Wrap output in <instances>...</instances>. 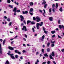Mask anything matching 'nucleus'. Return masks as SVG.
<instances>
[{
	"label": "nucleus",
	"instance_id": "6ab92c4d",
	"mask_svg": "<svg viewBox=\"0 0 64 64\" xmlns=\"http://www.w3.org/2000/svg\"><path fill=\"white\" fill-rule=\"evenodd\" d=\"M31 24H32L33 25H34V24H35V22L34 21H32V22H31Z\"/></svg>",
	"mask_w": 64,
	"mask_h": 64
},
{
	"label": "nucleus",
	"instance_id": "4d7b16f0",
	"mask_svg": "<svg viewBox=\"0 0 64 64\" xmlns=\"http://www.w3.org/2000/svg\"><path fill=\"white\" fill-rule=\"evenodd\" d=\"M20 59H21V60H22V59H23V58L22 57V56H21L20 58Z\"/></svg>",
	"mask_w": 64,
	"mask_h": 64
},
{
	"label": "nucleus",
	"instance_id": "338daca9",
	"mask_svg": "<svg viewBox=\"0 0 64 64\" xmlns=\"http://www.w3.org/2000/svg\"><path fill=\"white\" fill-rule=\"evenodd\" d=\"M53 63H54V64H56V63L54 61L53 62Z\"/></svg>",
	"mask_w": 64,
	"mask_h": 64
},
{
	"label": "nucleus",
	"instance_id": "c85d7f7f",
	"mask_svg": "<svg viewBox=\"0 0 64 64\" xmlns=\"http://www.w3.org/2000/svg\"><path fill=\"white\" fill-rule=\"evenodd\" d=\"M55 5L54 4H52V8H54V7H55Z\"/></svg>",
	"mask_w": 64,
	"mask_h": 64
},
{
	"label": "nucleus",
	"instance_id": "8fccbe9b",
	"mask_svg": "<svg viewBox=\"0 0 64 64\" xmlns=\"http://www.w3.org/2000/svg\"><path fill=\"white\" fill-rule=\"evenodd\" d=\"M42 52L43 53H44V49H42Z\"/></svg>",
	"mask_w": 64,
	"mask_h": 64
},
{
	"label": "nucleus",
	"instance_id": "dca6fc26",
	"mask_svg": "<svg viewBox=\"0 0 64 64\" xmlns=\"http://www.w3.org/2000/svg\"><path fill=\"white\" fill-rule=\"evenodd\" d=\"M58 7V3H57L56 4V9H57L58 8H57V7Z\"/></svg>",
	"mask_w": 64,
	"mask_h": 64
},
{
	"label": "nucleus",
	"instance_id": "4be33fe9",
	"mask_svg": "<svg viewBox=\"0 0 64 64\" xmlns=\"http://www.w3.org/2000/svg\"><path fill=\"white\" fill-rule=\"evenodd\" d=\"M44 56H45V57H48V54H47L46 53L44 54Z\"/></svg>",
	"mask_w": 64,
	"mask_h": 64
},
{
	"label": "nucleus",
	"instance_id": "412c9836",
	"mask_svg": "<svg viewBox=\"0 0 64 64\" xmlns=\"http://www.w3.org/2000/svg\"><path fill=\"white\" fill-rule=\"evenodd\" d=\"M47 4H44V8L45 9H46L47 7Z\"/></svg>",
	"mask_w": 64,
	"mask_h": 64
},
{
	"label": "nucleus",
	"instance_id": "13d9d810",
	"mask_svg": "<svg viewBox=\"0 0 64 64\" xmlns=\"http://www.w3.org/2000/svg\"><path fill=\"white\" fill-rule=\"evenodd\" d=\"M11 2V1L10 0H8V3H10Z\"/></svg>",
	"mask_w": 64,
	"mask_h": 64
},
{
	"label": "nucleus",
	"instance_id": "c03bdc74",
	"mask_svg": "<svg viewBox=\"0 0 64 64\" xmlns=\"http://www.w3.org/2000/svg\"><path fill=\"white\" fill-rule=\"evenodd\" d=\"M4 19H7V16H4Z\"/></svg>",
	"mask_w": 64,
	"mask_h": 64
},
{
	"label": "nucleus",
	"instance_id": "2f4dec72",
	"mask_svg": "<svg viewBox=\"0 0 64 64\" xmlns=\"http://www.w3.org/2000/svg\"><path fill=\"white\" fill-rule=\"evenodd\" d=\"M18 50H15L14 51V52L15 53H18Z\"/></svg>",
	"mask_w": 64,
	"mask_h": 64
},
{
	"label": "nucleus",
	"instance_id": "a211bd4d",
	"mask_svg": "<svg viewBox=\"0 0 64 64\" xmlns=\"http://www.w3.org/2000/svg\"><path fill=\"white\" fill-rule=\"evenodd\" d=\"M5 41H6V40L5 39L4 40L3 42V44L4 45L5 43Z\"/></svg>",
	"mask_w": 64,
	"mask_h": 64
},
{
	"label": "nucleus",
	"instance_id": "f03ea898",
	"mask_svg": "<svg viewBox=\"0 0 64 64\" xmlns=\"http://www.w3.org/2000/svg\"><path fill=\"white\" fill-rule=\"evenodd\" d=\"M43 24L42 22H41L40 24L37 23L36 24V28L37 29H38V30H39V26H42L43 25Z\"/></svg>",
	"mask_w": 64,
	"mask_h": 64
},
{
	"label": "nucleus",
	"instance_id": "c9c22d12",
	"mask_svg": "<svg viewBox=\"0 0 64 64\" xmlns=\"http://www.w3.org/2000/svg\"><path fill=\"white\" fill-rule=\"evenodd\" d=\"M49 12H51V8H50L49 10Z\"/></svg>",
	"mask_w": 64,
	"mask_h": 64
},
{
	"label": "nucleus",
	"instance_id": "5fc2aeb1",
	"mask_svg": "<svg viewBox=\"0 0 64 64\" xmlns=\"http://www.w3.org/2000/svg\"><path fill=\"white\" fill-rule=\"evenodd\" d=\"M61 51H62V52H64V49H62L61 50Z\"/></svg>",
	"mask_w": 64,
	"mask_h": 64
},
{
	"label": "nucleus",
	"instance_id": "58836bf2",
	"mask_svg": "<svg viewBox=\"0 0 64 64\" xmlns=\"http://www.w3.org/2000/svg\"><path fill=\"white\" fill-rule=\"evenodd\" d=\"M5 64H8V60H7L6 62L5 63Z\"/></svg>",
	"mask_w": 64,
	"mask_h": 64
},
{
	"label": "nucleus",
	"instance_id": "72a5a7b5",
	"mask_svg": "<svg viewBox=\"0 0 64 64\" xmlns=\"http://www.w3.org/2000/svg\"><path fill=\"white\" fill-rule=\"evenodd\" d=\"M14 3H15V4H16L17 5H19V3H18V2H17L16 3V2H14Z\"/></svg>",
	"mask_w": 64,
	"mask_h": 64
},
{
	"label": "nucleus",
	"instance_id": "a878e982",
	"mask_svg": "<svg viewBox=\"0 0 64 64\" xmlns=\"http://www.w3.org/2000/svg\"><path fill=\"white\" fill-rule=\"evenodd\" d=\"M9 7H10V8H13V6H12L11 5H9L8 6Z\"/></svg>",
	"mask_w": 64,
	"mask_h": 64
},
{
	"label": "nucleus",
	"instance_id": "6e6552de",
	"mask_svg": "<svg viewBox=\"0 0 64 64\" xmlns=\"http://www.w3.org/2000/svg\"><path fill=\"white\" fill-rule=\"evenodd\" d=\"M8 49L10 50H14V48H16L14 47H12L9 46L8 47Z\"/></svg>",
	"mask_w": 64,
	"mask_h": 64
},
{
	"label": "nucleus",
	"instance_id": "603ef678",
	"mask_svg": "<svg viewBox=\"0 0 64 64\" xmlns=\"http://www.w3.org/2000/svg\"><path fill=\"white\" fill-rule=\"evenodd\" d=\"M42 29L44 31H45V28H44V27H42Z\"/></svg>",
	"mask_w": 64,
	"mask_h": 64
},
{
	"label": "nucleus",
	"instance_id": "423d86ee",
	"mask_svg": "<svg viewBox=\"0 0 64 64\" xmlns=\"http://www.w3.org/2000/svg\"><path fill=\"white\" fill-rule=\"evenodd\" d=\"M36 22H38L41 21V18L38 16L36 17Z\"/></svg>",
	"mask_w": 64,
	"mask_h": 64
},
{
	"label": "nucleus",
	"instance_id": "bb28decb",
	"mask_svg": "<svg viewBox=\"0 0 64 64\" xmlns=\"http://www.w3.org/2000/svg\"><path fill=\"white\" fill-rule=\"evenodd\" d=\"M50 51V49L49 48H48L47 49V52H49Z\"/></svg>",
	"mask_w": 64,
	"mask_h": 64
},
{
	"label": "nucleus",
	"instance_id": "393cba45",
	"mask_svg": "<svg viewBox=\"0 0 64 64\" xmlns=\"http://www.w3.org/2000/svg\"><path fill=\"white\" fill-rule=\"evenodd\" d=\"M46 2H42V5H45Z\"/></svg>",
	"mask_w": 64,
	"mask_h": 64
},
{
	"label": "nucleus",
	"instance_id": "ea45409f",
	"mask_svg": "<svg viewBox=\"0 0 64 64\" xmlns=\"http://www.w3.org/2000/svg\"><path fill=\"white\" fill-rule=\"evenodd\" d=\"M33 20H36V18L35 17H33Z\"/></svg>",
	"mask_w": 64,
	"mask_h": 64
},
{
	"label": "nucleus",
	"instance_id": "e433bc0d",
	"mask_svg": "<svg viewBox=\"0 0 64 64\" xmlns=\"http://www.w3.org/2000/svg\"><path fill=\"white\" fill-rule=\"evenodd\" d=\"M15 57L16 58H18V55L16 54L15 55Z\"/></svg>",
	"mask_w": 64,
	"mask_h": 64
},
{
	"label": "nucleus",
	"instance_id": "f257e3e1",
	"mask_svg": "<svg viewBox=\"0 0 64 64\" xmlns=\"http://www.w3.org/2000/svg\"><path fill=\"white\" fill-rule=\"evenodd\" d=\"M55 56V54H54V52H52V54H50V58L51 59H52V60H53L54 59V58L52 57V56L54 57Z\"/></svg>",
	"mask_w": 64,
	"mask_h": 64
},
{
	"label": "nucleus",
	"instance_id": "e2e57ef3",
	"mask_svg": "<svg viewBox=\"0 0 64 64\" xmlns=\"http://www.w3.org/2000/svg\"><path fill=\"white\" fill-rule=\"evenodd\" d=\"M23 39L24 41H26V39L25 38H24Z\"/></svg>",
	"mask_w": 64,
	"mask_h": 64
},
{
	"label": "nucleus",
	"instance_id": "f8f14e48",
	"mask_svg": "<svg viewBox=\"0 0 64 64\" xmlns=\"http://www.w3.org/2000/svg\"><path fill=\"white\" fill-rule=\"evenodd\" d=\"M20 18H21V21H23V20H24V17L22 15L20 16Z\"/></svg>",
	"mask_w": 64,
	"mask_h": 64
},
{
	"label": "nucleus",
	"instance_id": "9d476101",
	"mask_svg": "<svg viewBox=\"0 0 64 64\" xmlns=\"http://www.w3.org/2000/svg\"><path fill=\"white\" fill-rule=\"evenodd\" d=\"M58 26L60 29H62V27L63 29H64V26H63L62 25H59Z\"/></svg>",
	"mask_w": 64,
	"mask_h": 64
},
{
	"label": "nucleus",
	"instance_id": "5701e85b",
	"mask_svg": "<svg viewBox=\"0 0 64 64\" xmlns=\"http://www.w3.org/2000/svg\"><path fill=\"white\" fill-rule=\"evenodd\" d=\"M51 32L52 34H54L55 33V31H52Z\"/></svg>",
	"mask_w": 64,
	"mask_h": 64
},
{
	"label": "nucleus",
	"instance_id": "7c9ffc66",
	"mask_svg": "<svg viewBox=\"0 0 64 64\" xmlns=\"http://www.w3.org/2000/svg\"><path fill=\"white\" fill-rule=\"evenodd\" d=\"M32 31H33L34 32H35V30H34V28H32Z\"/></svg>",
	"mask_w": 64,
	"mask_h": 64
},
{
	"label": "nucleus",
	"instance_id": "bf43d9fd",
	"mask_svg": "<svg viewBox=\"0 0 64 64\" xmlns=\"http://www.w3.org/2000/svg\"><path fill=\"white\" fill-rule=\"evenodd\" d=\"M22 13L23 14H25V12L24 11H22Z\"/></svg>",
	"mask_w": 64,
	"mask_h": 64
},
{
	"label": "nucleus",
	"instance_id": "f704fd0d",
	"mask_svg": "<svg viewBox=\"0 0 64 64\" xmlns=\"http://www.w3.org/2000/svg\"><path fill=\"white\" fill-rule=\"evenodd\" d=\"M14 41H12V42H10V44H11L12 45L13 43H14Z\"/></svg>",
	"mask_w": 64,
	"mask_h": 64
},
{
	"label": "nucleus",
	"instance_id": "9b49d317",
	"mask_svg": "<svg viewBox=\"0 0 64 64\" xmlns=\"http://www.w3.org/2000/svg\"><path fill=\"white\" fill-rule=\"evenodd\" d=\"M24 29L25 31H27V29H26V27L25 26H23V28H22V30H24Z\"/></svg>",
	"mask_w": 64,
	"mask_h": 64
},
{
	"label": "nucleus",
	"instance_id": "de8ad7c7",
	"mask_svg": "<svg viewBox=\"0 0 64 64\" xmlns=\"http://www.w3.org/2000/svg\"><path fill=\"white\" fill-rule=\"evenodd\" d=\"M55 41H54L53 42L52 41L51 42V43L52 44L54 43H55Z\"/></svg>",
	"mask_w": 64,
	"mask_h": 64
},
{
	"label": "nucleus",
	"instance_id": "69168bd1",
	"mask_svg": "<svg viewBox=\"0 0 64 64\" xmlns=\"http://www.w3.org/2000/svg\"><path fill=\"white\" fill-rule=\"evenodd\" d=\"M46 62H43L42 63V64H46Z\"/></svg>",
	"mask_w": 64,
	"mask_h": 64
},
{
	"label": "nucleus",
	"instance_id": "864d4df0",
	"mask_svg": "<svg viewBox=\"0 0 64 64\" xmlns=\"http://www.w3.org/2000/svg\"><path fill=\"white\" fill-rule=\"evenodd\" d=\"M58 38H61V37L59 35H58Z\"/></svg>",
	"mask_w": 64,
	"mask_h": 64
},
{
	"label": "nucleus",
	"instance_id": "3c124183",
	"mask_svg": "<svg viewBox=\"0 0 64 64\" xmlns=\"http://www.w3.org/2000/svg\"><path fill=\"white\" fill-rule=\"evenodd\" d=\"M39 11L40 12V13H42V11L41 10H40Z\"/></svg>",
	"mask_w": 64,
	"mask_h": 64
},
{
	"label": "nucleus",
	"instance_id": "052dcab7",
	"mask_svg": "<svg viewBox=\"0 0 64 64\" xmlns=\"http://www.w3.org/2000/svg\"><path fill=\"white\" fill-rule=\"evenodd\" d=\"M56 31H59V29H58V28H56Z\"/></svg>",
	"mask_w": 64,
	"mask_h": 64
},
{
	"label": "nucleus",
	"instance_id": "b1692460",
	"mask_svg": "<svg viewBox=\"0 0 64 64\" xmlns=\"http://www.w3.org/2000/svg\"><path fill=\"white\" fill-rule=\"evenodd\" d=\"M12 22H10L8 24V25L9 26H11V24H12Z\"/></svg>",
	"mask_w": 64,
	"mask_h": 64
},
{
	"label": "nucleus",
	"instance_id": "680f3d73",
	"mask_svg": "<svg viewBox=\"0 0 64 64\" xmlns=\"http://www.w3.org/2000/svg\"><path fill=\"white\" fill-rule=\"evenodd\" d=\"M39 60H36V62L37 63H38V62H39Z\"/></svg>",
	"mask_w": 64,
	"mask_h": 64
},
{
	"label": "nucleus",
	"instance_id": "a18cd8bd",
	"mask_svg": "<svg viewBox=\"0 0 64 64\" xmlns=\"http://www.w3.org/2000/svg\"><path fill=\"white\" fill-rule=\"evenodd\" d=\"M28 13V11H25V14H26L27 13Z\"/></svg>",
	"mask_w": 64,
	"mask_h": 64
},
{
	"label": "nucleus",
	"instance_id": "39448f33",
	"mask_svg": "<svg viewBox=\"0 0 64 64\" xmlns=\"http://www.w3.org/2000/svg\"><path fill=\"white\" fill-rule=\"evenodd\" d=\"M44 38H45V36L44 35H43L42 38H40L39 39L41 41H44Z\"/></svg>",
	"mask_w": 64,
	"mask_h": 64
},
{
	"label": "nucleus",
	"instance_id": "49530a36",
	"mask_svg": "<svg viewBox=\"0 0 64 64\" xmlns=\"http://www.w3.org/2000/svg\"><path fill=\"white\" fill-rule=\"evenodd\" d=\"M55 35L54 34L53 36H52V38H54V37H55Z\"/></svg>",
	"mask_w": 64,
	"mask_h": 64
},
{
	"label": "nucleus",
	"instance_id": "37998d69",
	"mask_svg": "<svg viewBox=\"0 0 64 64\" xmlns=\"http://www.w3.org/2000/svg\"><path fill=\"white\" fill-rule=\"evenodd\" d=\"M58 24H60V20H58Z\"/></svg>",
	"mask_w": 64,
	"mask_h": 64
},
{
	"label": "nucleus",
	"instance_id": "f3484780",
	"mask_svg": "<svg viewBox=\"0 0 64 64\" xmlns=\"http://www.w3.org/2000/svg\"><path fill=\"white\" fill-rule=\"evenodd\" d=\"M59 10L60 12H62L63 11V10H62V8L61 7L59 9Z\"/></svg>",
	"mask_w": 64,
	"mask_h": 64
},
{
	"label": "nucleus",
	"instance_id": "aec40b11",
	"mask_svg": "<svg viewBox=\"0 0 64 64\" xmlns=\"http://www.w3.org/2000/svg\"><path fill=\"white\" fill-rule=\"evenodd\" d=\"M30 22H31V21L30 20H28L27 22V24H28L29 23H30Z\"/></svg>",
	"mask_w": 64,
	"mask_h": 64
},
{
	"label": "nucleus",
	"instance_id": "c756f323",
	"mask_svg": "<svg viewBox=\"0 0 64 64\" xmlns=\"http://www.w3.org/2000/svg\"><path fill=\"white\" fill-rule=\"evenodd\" d=\"M50 43L49 42H48L47 44V47H49V45H50Z\"/></svg>",
	"mask_w": 64,
	"mask_h": 64
},
{
	"label": "nucleus",
	"instance_id": "6e6d98bb",
	"mask_svg": "<svg viewBox=\"0 0 64 64\" xmlns=\"http://www.w3.org/2000/svg\"><path fill=\"white\" fill-rule=\"evenodd\" d=\"M22 45L23 46H26V44H23Z\"/></svg>",
	"mask_w": 64,
	"mask_h": 64
},
{
	"label": "nucleus",
	"instance_id": "1a4fd4ad",
	"mask_svg": "<svg viewBox=\"0 0 64 64\" xmlns=\"http://www.w3.org/2000/svg\"><path fill=\"white\" fill-rule=\"evenodd\" d=\"M0 54H2V47L1 46V44L0 42Z\"/></svg>",
	"mask_w": 64,
	"mask_h": 64
},
{
	"label": "nucleus",
	"instance_id": "a19ab883",
	"mask_svg": "<svg viewBox=\"0 0 64 64\" xmlns=\"http://www.w3.org/2000/svg\"><path fill=\"white\" fill-rule=\"evenodd\" d=\"M16 12H20V10H18L16 11Z\"/></svg>",
	"mask_w": 64,
	"mask_h": 64
},
{
	"label": "nucleus",
	"instance_id": "7ed1b4c3",
	"mask_svg": "<svg viewBox=\"0 0 64 64\" xmlns=\"http://www.w3.org/2000/svg\"><path fill=\"white\" fill-rule=\"evenodd\" d=\"M34 10L33 9V8H30V14L31 15V16H33V12Z\"/></svg>",
	"mask_w": 64,
	"mask_h": 64
},
{
	"label": "nucleus",
	"instance_id": "774afa93",
	"mask_svg": "<svg viewBox=\"0 0 64 64\" xmlns=\"http://www.w3.org/2000/svg\"><path fill=\"white\" fill-rule=\"evenodd\" d=\"M23 53H25V50H23L22 51Z\"/></svg>",
	"mask_w": 64,
	"mask_h": 64
},
{
	"label": "nucleus",
	"instance_id": "20e7f679",
	"mask_svg": "<svg viewBox=\"0 0 64 64\" xmlns=\"http://www.w3.org/2000/svg\"><path fill=\"white\" fill-rule=\"evenodd\" d=\"M8 55L10 56L11 58H12V59H13L14 60L15 59V57H14V56H13L14 55V54H10L9 53H8Z\"/></svg>",
	"mask_w": 64,
	"mask_h": 64
},
{
	"label": "nucleus",
	"instance_id": "0e129e2a",
	"mask_svg": "<svg viewBox=\"0 0 64 64\" xmlns=\"http://www.w3.org/2000/svg\"><path fill=\"white\" fill-rule=\"evenodd\" d=\"M10 18H8V21H9V22H10Z\"/></svg>",
	"mask_w": 64,
	"mask_h": 64
},
{
	"label": "nucleus",
	"instance_id": "79ce46f5",
	"mask_svg": "<svg viewBox=\"0 0 64 64\" xmlns=\"http://www.w3.org/2000/svg\"><path fill=\"white\" fill-rule=\"evenodd\" d=\"M18 54H19V55H20L21 54V52H18L17 53Z\"/></svg>",
	"mask_w": 64,
	"mask_h": 64
},
{
	"label": "nucleus",
	"instance_id": "09e8293b",
	"mask_svg": "<svg viewBox=\"0 0 64 64\" xmlns=\"http://www.w3.org/2000/svg\"><path fill=\"white\" fill-rule=\"evenodd\" d=\"M44 33H45V34H47V33L48 32H47L45 30L44 31Z\"/></svg>",
	"mask_w": 64,
	"mask_h": 64
},
{
	"label": "nucleus",
	"instance_id": "473e14b6",
	"mask_svg": "<svg viewBox=\"0 0 64 64\" xmlns=\"http://www.w3.org/2000/svg\"><path fill=\"white\" fill-rule=\"evenodd\" d=\"M51 64V62H50V61H48L47 62V64Z\"/></svg>",
	"mask_w": 64,
	"mask_h": 64
},
{
	"label": "nucleus",
	"instance_id": "4468645a",
	"mask_svg": "<svg viewBox=\"0 0 64 64\" xmlns=\"http://www.w3.org/2000/svg\"><path fill=\"white\" fill-rule=\"evenodd\" d=\"M49 20L50 21H52V20H53V18L52 17H50L49 18Z\"/></svg>",
	"mask_w": 64,
	"mask_h": 64
},
{
	"label": "nucleus",
	"instance_id": "2eb2a0df",
	"mask_svg": "<svg viewBox=\"0 0 64 64\" xmlns=\"http://www.w3.org/2000/svg\"><path fill=\"white\" fill-rule=\"evenodd\" d=\"M34 3L32 2H30V6H33V5Z\"/></svg>",
	"mask_w": 64,
	"mask_h": 64
},
{
	"label": "nucleus",
	"instance_id": "4c0bfd02",
	"mask_svg": "<svg viewBox=\"0 0 64 64\" xmlns=\"http://www.w3.org/2000/svg\"><path fill=\"white\" fill-rule=\"evenodd\" d=\"M53 9H52V11L53 12H55V8H52Z\"/></svg>",
	"mask_w": 64,
	"mask_h": 64
},
{
	"label": "nucleus",
	"instance_id": "cd10ccee",
	"mask_svg": "<svg viewBox=\"0 0 64 64\" xmlns=\"http://www.w3.org/2000/svg\"><path fill=\"white\" fill-rule=\"evenodd\" d=\"M54 46V44H51V47H53Z\"/></svg>",
	"mask_w": 64,
	"mask_h": 64
},
{
	"label": "nucleus",
	"instance_id": "ddd939ff",
	"mask_svg": "<svg viewBox=\"0 0 64 64\" xmlns=\"http://www.w3.org/2000/svg\"><path fill=\"white\" fill-rule=\"evenodd\" d=\"M43 11L44 12V13H43V15L44 16V17H46V16H45V14L46 13V12H45V10H43Z\"/></svg>",
	"mask_w": 64,
	"mask_h": 64
},
{
	"label": "nucleus",
	"instance_id": "0eeeda50",
	"mask_svg": "<svg viewBox=\"0 0 64 64\" xmlns=\"http://www.w3.org/2000/svg\"><path fill=\"white\" fill-rule=\"evenodd\" d=\"M16 10H17V8H14V10H12L13 12H14V15L15 16L16 15Z\"/></svg>",
	"mask_w": 64,
	"mask_h": 64
}]
</instances>
